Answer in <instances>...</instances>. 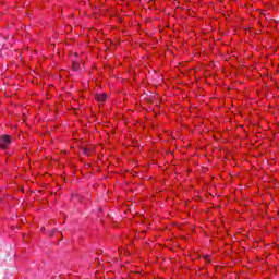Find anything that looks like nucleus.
Returning a JSON list of instances; mask_svg holds the SVG:
<instances>
[{
  "label": "nucleus",
  "instance_id": "nucleus-1",
  "mask_svg": "<svg viewBox=\"0 0 279 279\" xmlns=\"http://www.w3.org/2000/svg\"><path fill=\"white\" fill-rule=\"evenodd\" d=\"M12 143V136L10 135H2L0 136V149L5 151L8 147H10V144Z\"/></svg>",
  "mask_w": 279,
  "mask_h": 279
},
{
  "label": "nucleus",
  "instance_id": "nucleus-2",
  "mask_svg": "<svg viewBox=\"0 0 279 279\" xmlns=\"http://www.w3.org/2000/svg\"><path fill=\"white\" fill-rule=\"evenodd\" d=\"M96 99L100 104H104V101H106L108 99V95H106V94H97L96 95Z\"/></svg>",
  "mask_w": 279,
  "mask_h": 279
},
{
  "label": "nucleus",
  "instance_id": "nucleus-3",
  "mask_svg": "<svg viewBox=\"0 0 279 279\" xmlns=\"http://www.w3.org/2000/svg\"><path fill=\"white\" fill-rule=\"evenodd\" d=\"M72 69H73V71H80V62L74 61V62L72 63Z\"/></svg>",
  "mask_w": 279,
  "mask_h": 279
}]
</instances>
